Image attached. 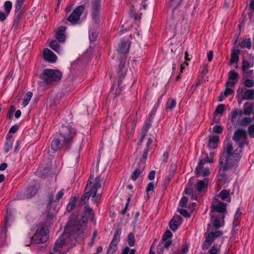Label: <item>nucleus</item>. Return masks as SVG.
<instances>
[{
	"mask_svg": "<svg viewBox=\"0 0 254 254\" xmlns=\"http://www.w3.org/2000/svg\"><path fill=\"white\" fill-rule=\"evenodd\" d=\"M233 139L239 146L234 149L232 144L228 142L219 161V179L224 182L228 180L225 172L237 166L242 155L243 147L249 143L246 132L242 129L239 128L235 131Z\"/></svg>",
	"mask_w": 254,
	"mask_h": 254,
	"instance_id": "f257e3e1",
	"label": "nucleus"
},
{
	"mask_svg": "<svg viewBox=\"0 0 254 254\" xmlns=\"http://www.w3.org/2000/svg\"><path fill=\"white\" fill-rule=\"evenodd\" d=\"M86 226V222L80 219L78 221H69L65 226L64 234L57 240L54 247L56 252L66 245L68 249L71 248L76 242L81 240L83 230Z\"/></svg>",
	"mask_w": 254,
	"mask_h": 254,
	"instance_id": "f03ea898",
	"label": "nucleus"
},
{
	"mask_svg": "<svg viewBox=\"0 0 254 254\" xmlns=\"http://www.w3.org/2000/svg\"><path fill=\"white\" fill-rule=\"evenodd\" d=\"M61 131L60 134L55 137L51 143V148L55 152L62 146L68 147L76 134L74 128L67 126L63 127Z\"/></svg>",
	"mask_w": 254,
	"mask_h": 254,
	"instance_id": "7ed1b4c3",
	"label": "nucleus"
},
{
	"mask_svg": "<svg viewBox=\"0 0 254 254\" xmlns=\"http://www.w3.org/2000/svg\"><path fill=\"white\" fill-rule=\"evenodd\" d=\"M226 213L225 204L214 197L212 202L210 214L212 223L215 228H219L223 224Z\"/></svg>",
	"mask_w": 254,
	"mask_h": 254,
	"instance_id": "20e7f679",
	"label": "nucleus"
},
{
	"mask_svg": "<svg viewBox=\"0 0 254 254\" xmlns=\"http://www.w3.org/2000/svg\"><path fill=\"white\" fill-rule=\"evenodd\" d=\"M102 180L100 176L94 178L93 175H91L85 189V193L81 198V202L85 203L90 196L95 197L97 194V190L101 187Z\"/></svg>",
	"mask_w": 254,
	"mask_h": 254,
	"instance_id": "39448f33",
	"label": "nucleus"
},
{
	"mask_svg": "<svg viewBox=\"0 0 254 254\" xmlns=\"http://www.w3.org/2000/svg\"><path fill=\"white\" fill-rule=\"evenodd\" d=\"M129 45L130 43L129 41L127 40H126L122 41L119 46L118 51V53L121 55L120 63L119 64L118 68V73L120 78L118 83L119 88H120V86H121V79L122 78L125 76V75L126 74V70L124 68L126 60L125 54L127 53L129 50ZM120 91L121 90L120 88H119L118 94L120 93Z\"/></svg>",
	"mask_w": 254,
	"mask_h": 254,
	"instance_id": "423d86ee",
	"label": "nucleus"
},
{
	"mask_svg": "<svg viewBox=\"0 0 254 254\" xmlns=\"http://www.w3.org/2000/svg\"><path fill=\"white\" fill-rule=\"evenodd\" d=\"M62 74L59 70L49 69L44 70L41 75L42 79L47 85L59 81L62 78Z\"/></svg>",
	"mask_w": 254,
	"mask_h": 254,
	"instance_id": "0eeeda50",
	"label": "nucleus"
},
{
	"mask_svg": "<svg viewBox=\"0 0 254 254\" xmlns=\"http://www.w3.org/2000/svg\"><path fill=\"white\" fill-rule=\"evenodd\" d=\"M242 115L243 114L246 116V117L243 118L240 125L242 126H247L250 124L253 121H254V110L253 104L246 102L244 105L243 111L242 112Z\"/></svg>",
	"mask_w": 254,
	"mask_h": 254,
	"instance_id": "6e6552de",
	"label": "nucleus"
},
{
	"mask_svg": "<svg viewBox=\"0 0 254 254\" xmlns=\"http://www.w3.org/2000/svg\"><path fill=\"white\" fill-rule=\"evenodd\" d=\"M48 240L47 229L46 227L41 226L37 229L31 241L37 244H43Z\"/></svg>",
	"mask_w": 254,
	"mask_h": 254,
	"instance_id": "1a4fd4ad",
	"label": "nucleus"
},
{
	"mask_svg": "<svg viewBox=\"0 0 254 254\" xmlns=\"http://www.w3.org/2000/svg\"><path fill=\"white\" fill-rule=\"evenodd\" d=\"M188 198L187 196H183L181 199L177 212L186 218L190 217V214L188 209H190V206L188 205Z\"/></svg>",
	"mask_w": 254,
	"mask_h": 254,
	"instance_id": "9d476101",
	"label": "nucleus"
},
{
	"mask_svg": "<svg viewBox=\"0 0 254 254\" xmlns=\"http://www.w3.org/2000/svg\"><path fill=\"white\" fill-rule=\"evenodd\" d=\"M121 234V230L117 229L114 235L113 239L110 243L108 249V253L109 254H114L118 248V244L120 240V236Z\"/></svg>",
	"mask_w": 254,
	"mask_h": 254,
	"instance_id": "9b49d317",
	"label": "nucleus"
},
{
	"mask_svg": "<svg viewBox=\"0 0 254 254\" xmlns=\"http://www.w3.org/2000/svg\"><path fill=\"white\" fill-rule=\"evenodd\" d=\"M85 9L83 5H80L77 7L68 17L67 20L72 24L76 23L79 20L81 14L83 13Z\"/></svg>",
	"mask_w": 254,
	"mask_h": 254,
	"instance_id": "f8f14e48",
	"label": "nucleus"
},
{
	"mask_svg": "<svg viewBox=\"0 0 254 254\" xmlns=\"http://www.w3.org/2000/svg\"><path fill=\"white\" fill-rule=\"evenodd\" d=\"M24 2H19L16 1V4L15 5V14H14V19L13 20V24L12 25V27L14 28H16L17 27L20 18L21 17L22 14V6Z\"/></svg>",
	"mask_w": 254,
	"mask_h": 254,
	"instance_id": "ddd939ff",
	"label": "nucleus"
},
{
	"mask_svg": "<svg viewBox=\"0 0 254 254\" xmlns=\"http://www.w3.org/2000/svg\"><path fill=\"white\" fill-rule=\"evenodd\" d=\"M101 0H92L91 12L93 19L97 22L100 18V2Z\"/></svg>",
	"mask_w": 254,
	"mask_h": 254,
	"instance_id": "4468645a",
	"label": "nucleus"
},
{
	"mask_svg": "<svg viewBox=\"0 0 254 254\" xmlns=\"http://www.w3.org/2000/svg\"><path fill=\"white\" fill-rule=\"evenodd\" d=\"M195 174L197 176L205 177L210 174L209 168L205 166V161H200L195 169Z\"/></svg>",
	"mask_w": 254,
	"mask_h": 254,
	"instance_id": "2eb2a0df",
	"label": "nucleus"
},
{
	"mask_svg": "<svg viewBox=\"0 0 254 254\" xmlns=\"http://www.w3.org/2000/svg\"><path fill=\"white\" fill-rule=\"evenodd\" d=\"M182 217L178 215L175 214L169 222V227L173 231H176L182 223Z\"/></svg>",
	"mask_w": 254,
	"mask_h": 254,
	"instance_id": "dca6fc26",
	"label": "nucleus"
},
{
	"mask_svg": "<svg viewBox=\"0 0 254 254\" xmlns=\"http://www.w3.org/2000/svg\"><path fill=\"white\" fill-rule=\"evenodd\" d=\"M222 235V233L220 231H216L214 232L210 233L206 238L204 246L203 249H208V247L212 244L214 239Z\"/></svg>",
	"mask_w": 254,
	"mask_h": 254,
	"instance_id": "f3484780",
	"label": "nucleus"
},
{
	"mask_svg": "<svg viewBox=\"0 0 254 254\" xmlns=\"http://www.w3.org/2000/svg\"><path fill=\"white\" fill-rule=\"evenodd\" d=\"M241 96L244 100H249L254 99V89H249L245 87L239 89Z\"/></svg>",
	"mask_w": 254,
	"mask_h": 254,
	"instance_id": "a211bd4d",
	"label": "nucleus"
},
{
	"mask_svg": "<svg viewBox=\"0 0 254 254\" xmlns=\"http://www.w3.org/2000/svg\"><path fill=\"white\" fill-rule=\"evenodd\" d=\"M239 74L234 70H230L228 73V79L226 82L227 86H233L238 81Z\"/></svg>",
	"mask_w": 254,
	"mask_h": 254,
	"instance_id": "6ab92c4d",
	"label": "nucleus"
},
{
	"mask_svg": "<svg viewBox=\"0 0 254 254\" xmlns=\"http://www.w3.org/2000/svg\"><path fill=\"white\" fill-rule=\"evenodd\" d=\"M56 190V189H54V191H52L51 192H49L47 195L48 198V207H51L52 206H55V205L53 204L54 203L56 202L55 201V198H54V192ZM56 211L55 207L53 208V210H50L48 214V216L50 217H53L54 215V212Z\"/></svg>",
	"mask_w": 254,
	"mask_h": 254,
	"instance_id": "aec40b11",
	"label": "nucleus"
},
{
	"mask_svg": "<svg viewBox=\"0 0 254 254\" xmlns=\"http://www.w3.org/2000/svg\"><path fill=\"white\" fill-rule=\"evenodd\" d=\"M146 162L142 161L141 162H138L137 167L133 171L131 176V178L132 180L135 181L139 175L144 171Z\"/></svg>",
	"mask_w": 254,
	"mask_h": 254,
	"instance_id": "412c9836",
	"label": "nucleus"
},
{
	"mask_svg": "<svg viewBox=\"0 0 254 254\" xmlns=\"http://www.w3.org/2000/svg\"><path fill=\"white\" fill-rule=\"evenodd\" d=\"M43 57L44 60L51 63H54L57 60V56L48 48L44 50Z\"/></svg>",
	"mask_w": 254,
	"mask_h": 254,
	"instance_id": "4be33fe9",
	"label": "nucleus"
},
{
	"mask_svg": "<svg viewBox=\"0 0 254 254\" xmlns=\"http://www.w3.org/2000/svg\"><path fill=\"white\" fill-rule=\"evenodd\" d=\"M66 27L61 26L57 30L56 34V37L59 42H64L65 41V31Z\"/></svg>",
	"mask_w": 254,
	"mask_h": 254,
	"instance_id": "5701e85b",
	"label": "nucleus"
},
{
	"mask_svg": "<svg viewBox=\"0 0 254 254\" xmlns=\"http://www.w3.org/2000/svg\"><path fill=\"white\" fill-rule=\"evenodd\" d=\"M254 56L249 55V60H244L243 62L242 70H246L249 69L254 66Z\"/></svg>",
	"mask_w": 254,
	"mask_h": 254,
	"instance_id": "b1692460",
	"label": "nucleus"
},
{
	"mask_svg": "<svg viewBox=\"0 0 254 254\" xmlns=\"http://www.w3.org/2000/svg\"><path fill=\"white\" fill-rule=\"evenodd\" d=\"M13 140L12 136L7 134L6 136V141L4 145V150L5 153H8L13 145Z\"/></svg>",
	"mask_w": 254,
	"mask_h": 254,
	"instance_id": "393cba45",
	"label": "nucleus"
},
{
	"mask_svg": "<svg viewBox=\"0 0 254 254\" xmlns=\"http://www.w3.org/2000/svg\"><path fill=\"white\" fill-rule=\"evenodd\" d=\"M38 191V188L35 186H32L28 187L25 194V198H30L34 196Z\"/></svg>",
	"mask_w": 254,
	"mask_h": 254,
	"instance_id": "a878e982",
	"label": "nucleus"
},
{
	"mask_svg": "<svg viewBox=\"0 0 254 254\" xmlns=\"http://www.w3.org/2000/svg\"><path fill=\"white\" fill-rule=\"evenodd\" d=\"M242 116L241 111L233 110L231 114V120L234 125H236L240 117Z\"/></svg>",
	"mask_w": 254,
	"mask_h": 254,
	"instance_id": "bb28decb",
	"label": "nucleus"
},
{
	"mask_svg": "<svg viewBox=\"0 0 254 254\" xmlns=\"http://www.w3.org/2000/svg\"><path fill=\"white\" fill-rule=\"evenodd\" d=\"M219 142V137L217 135L212 136L209 139L208 147L210 149H214L217 148Z\"/></svg>",
	"mask_w": 254,
	"mask_h": 254,
	"instance_id": "cd10ccee",
	"label": "nucleus"
},
{
	"mask_svg": "<svg viewBox=\"0 0 254 254\" xmlns=\"http://www.w3.org/2000/svg\"><path fill=\"white\" fill-rule=\"evenodd\" d=\"M240 51L238 49L234 48L231 52V58L230 62L231 64L236 63L238 62Z\"/></svg>",
	"mask_w": 254,
	"mask_h": 254,
	"instance_id": "c85d7f7f",
	"label": "nucleus"
},
{
	"mask_svg": "<svg viewBox=\"0 0 254 254\" xmlns=\"http://www.w3.org/2000/svg\"><path fill=\"white\" fill-rule=\"evenodd\" d=\"M232 86H227V83H226V89L224 92H222L219 97V101H222L225 97H227L229 95L232 94L234 91L231 88Z\"/></svg>",
	"mask_w": 254,
	"mask_h": 254,
	"instance_id": "c756f323",
	"label": "nucleus"
},
{
	"mask_svg": "<svg viewBox=\"0 0 254 254\" xmlns=\"http://www.w3.org/2000/svg\"><path fill=\"white\" fill-rule=\"evenodd\" d=\"M207 183L208 181L207 179H204L202 180L199 181L195 186L196 190L198 192H200L204 188L207 187Z\"/></svg>",
	"mask_w": 254,
	"mask_h": 254,
	"instance_id": "7c9ffc66",
	"label": "nucleus"
},
{
	"mask_svg": "<svg viewBox=\"0 0 254 254\" xmlns=\"http://www.w3.org/2000/svg\"><path fill=\"white\" fill-rule=\"evenodd\" d=\"M50 46L53 50L58 54H61L62 53V49L57 41H52L50 44Z\"/></svg>",
	"mask_w": 254,
	"mask_h": 254,
	"instance_id": "2f4dec72",
	"label": "nucleus"
},
{
	"mask_svg": "<svg viewBox=\"0 0 254 254\" xmlns=\"http://www.w3.org/2000/svg\"><path fill=\"white\" fill-rule=\"evenodd\" d=\"M154 116V115L152 114L149 117L147 121L145 122V125L143 126L142 127V130L144 131L143 136L146 135L147 131L150 127Z\"/></svg>",
	"mask_w": 254,
	"mask_h": 254,
	"instance_id": "473e14b6",
	"label": "nucleus"
},
{
	"mask_svg": "<svg viewBox=\"0 0 254 254\" xmlns=\"http://www.w3.org/2000/svg\"><path fill=\"white\" fill-rule=\"evenodd\" d=\"M33 96V93L31 91L27 92L25 96L24 97L23 102L22 105L24 107H26L29 103L32 97Z\"/></svg>",
	"mask_w": 254,
	"mask_h": 254,
	"instance_id": "72a5a7b5",
	"label": "nucleus"
},
{
	"mask_svg": "<svg viewBox=\"0 0 254 254\" xmlns=\"http://www.w3.org/2000/svg\"><path fill=\"white\" fill-rule=\"evenodd\" d=\"M6 228L3 227L0 232V247L3 245L6 239Z\"/></svg>",
	"mask_w": 254,
	"mask_h": 254,
	"instance_id": "f704fd0d",
	"label": "nucleus"
},
{
	"mask_svg": "<svg viewBox=\"0 0 254 254\" xmlns=\"http://www.w3.org/2000/svg\"><path fill=\"white\" fill-rule=\"evenodd\" d=\"M225 105L224 104H220L219 105L216 110H215V116L214 117V120L216 118V116L217 115H222V113H223V112L225 111Z\"/></svg>",
	"mask_w": 254,
	"mask_h": 254,
	"instance_id": "c9c22d12",
	"label": "nucleus"
},
{
	"mask_svg": "<svg viewBox=\"0 0 254 254\" xmlns=\"http://www.w3.org/2000/svg\"><path fill=\"white\" fill-rule=\"evenodd\" d=\"M76 200V197H71L69 203L67 204V210L69 212L73 210L74 208L75 205V202Z\"/></svg>",
	"mask_w": 254,
	"mask_h": 254,
	"instance_id": "e433bc0d",
	"label": "nucleus"
},
{
	"mask_svg": "<svg viewBox=\"0 0 254 254\" xmlns=\"http://www.w3.org/2000/svg\"><path fill=\"white\" fill-rule=\"evenodd\" d=\"M251 45L252 43L250 39H245L239 44L240 47L242 48H247L248 49H250Z\"/></svg>",
	"mask_w": 254,
	"mask_h": 254,
	"instance_id": "4c0bfd02",
	"label": "nucleus"
},
{
	"mask_svg": "<svg viewBox=\"0 0 254 254\" xmlns=\"http://www.w3.org/2000/svg\"><path fill=\"white\" fill-rule=\"evenodd\" d=\"M230 195V191L228 190H223L219 193L218 197L221 198L223 200H225L228 198Z\"/></svg>",
	"mask_w": 254,
	"mask_h": 254,
	"instance_id": "58836bf2",
	"label": "nucleus"
},
{
	"mask_svg": "<svg viewBox=\"0 0 254 254\" xmlns=\"http://www.w3.org/2000/svg\"><path fill=\"white\" fill-rule=\"evenodd\" d=\"M220 249V245H214L209 251V254H219Z\"/></svg>",
	"mask_w": 254,
	"mask_h": 254,
	"instance_id": "ea45409f",
	"label": "nucleus"
},
{
	"mask_svg": "<svg viewBox=\"0 0 254 254\" xmlns=\"http://www.w3.org/2000/svg\"><path fill=\"white\" fill-rule=\"evenodd\" d=\"M190 249V244H186L182 248L181 250H178L177 252L173 253V254H185L188 253Z\"/></svg>",
	"mask_w": 254,
	"mask_h": 254,
	"instance_id": "a19ab883",
	"label": "nucleus"
},
{
	"mask_svg": "<svg viewBox=\"0 0 254 254\" xmlns=\"http://www.w3.org/2000/svg\"><path fill=\"white\" fill-rule=\"evenodd\" d=\"M12 6V3L10 1H6L4 4V8L5 12L9 14L11 9Z\"/></svg>",
	"mask_w": 254,
	"mask_h": 254,
	"instance_id": "79ce46f5",
	"label": "nucleus"
},
{
	"mask_svg": "<svg viewBox=\"0 0 254 254\" xmlns=\"http://www.w3.org/2000/svg\"><path fill=\"white\" fill-rule=\"evenodd\" d=\"M127 240L128 245L132 247L135 244L134 236L133 233H130L127 236Z\"/></svg>",
	"mask_w": 254,
	"mask_h": 254,
	"instance_id": "37998d69",
	"label": "nucleus"
},
{
	"mask_svg": "<svg viewBox=\"0 0 254 254\" xmlns=\"http://www.w3.org/2000/svg\"><path fill=\"white\" fill-rule=\"evenodd\" d=\"M241 215V213H239V210H237L236 214L234 216V219L233 220V225L235 226H237L239 225L240 223V217Z\"/></svg>",
	"mask_w": 254,
	"mask_h": 254,
	"instance_id": "c03bdc74",
	"label": "nucleus"
},
{
	"mask_svg": "<svg viewBox=\"0 0 254 254\" xmlns=\"http://www.w3.org/2000/svg\"><path fill=\"white\" fill-rule=\"evenodd\" d=\"M176 105V100L174 99H171L169 100L167 103V109H169L170 110H172L173 108H174Z\"/></svg>",
	"mask_w": 254,
	"mask_h": 254,
	"instance_id": "a18cd8bd",
	"label": "nucleus"
},
{
	"mask_svg": "<svg viewBox=\"0 0 254 254\" xmlns=\"http://www.w3.org/2000/svg\"><path fill=\"white\" fill-rule=\"evenodd\" d=\"M244 74V78H251L253 77V70L250 69H247L246 70H243Z\"/></svg>",
	"mask_w": 254,
	"mask_h": 254,
	"instance_id": "49530a36",
	"label": "nucleus"
},
{
	"mask_svg": "<svg viewBox=\"0 0 254 254\" xmlns=\"http://www.w3.org/2000/svg\"><path fill=\"white\" fill-rule=\"evenodd\" d=\"M245 87L251 88L254 85V80L252 79H246L243 83Z\"/></svg>",
	"mask_w": 254,
	"mask_h": 254,
	"instance_id": "de8ad7c7",
	"label": "nucleus"
},
{
	"mask_svg": "<svg viewBox=\"0 0 254 254\" xmlns=\"http://www.w3.org/2000/svg\"><path fill=\"white\" fill-rule=\"evenodd\" d=\"M64 193V190L62 189V190L59 191L56 194L55 197V201L58 202L60 199L63 196Z\"/></svg>",
	"mask_w": 254,
	"mask_h": 254,
	"instance_id": "09e8293b",
	"label": "nucleus"
},
{
	"mask_svg": "<svg viewBox=\"0 0 254 254\" xmlns=\"http://www.w3.org/2000/svg\"><path fill=\"white\" fill-rule=\"evenodd\" d=\"M154 188V183L152 182H149L146 188V193L148 194L150 191H153Z\"/></svg>",
	"mask_w": 254,
	"mask_h": 254,
	"instance_id": "8fccbe9b",
	"label": "nucleus"
},
{
	"mask_svg": "<svg viewBox=\"0 0 254 254\" xmlns=\"http://www.w3.org/2000/svg\"><path fill=\"white\" fill-rule=\"evenodd\" d=\"M15 110V108L13 106H11L7 114V118L10 119L12 118L13 114Z\"/></svg>",
	"mask_w": 254,
	"mask_h": 254,
	"instance_id": "3c124183",
	"label": "nucleus"
},
{
	"mask_svg": "<svg viewBox=\"0 0 254 254\" xmlns=\"http://www.w3.org/2000/svg\"><path fill=\"white\" fill-rule=\"evenodd\" d=\"M180 0H170V6L176 8L180 3Z\"/></svg>",
	"mask_w": 254,
	"mask_h": 254,
	"instance_id": "603ef678",
	"label": "nucleus"
},
{
	"mask_svg": "<svg viewBox=\"0 0 254 254\" xmlns=\"http://www.w3.org/2000/svg\"><path fill=\"white\" fill-rule=\"evenodd\" d=\"M148 154V148H146L143 151V153L142 156V159H140L139 162H141L142 161H144V162H145V160L147 157Z\"/></svg>",
	"mask_w": 254,
	"mask_h": 254,
	"instance_id": "864d4df0",
	"label": "nucleus"
},
{
	"mask_svg": "<svg viewBox=\"0 0 254 254\" xmlns=\"http://www.w3.org/2000/svg\"><path fill=\"white\" fill-rule=\"evenodd\" d=\"M172 236V234L171 232L169 230H167L165 232L163 235V239L164 241L166 240H168V239L170 238Z\"/></svg>",
	"mask_w": 254,
	"mask_h": 254,
	"instance_id": "5fc2aeb1",
	"label": "nucleus"
},
{
	"mask_svg": "<svg viewBox=\"0 0 254 254\" xmlns=\"http://www.w3.org/2000/svg\"><path fill=\"white\" fill-rule=\"evenodd\" d=\"M89 38L91 41H94L97 36V33L94 32L92 30H90L89 32Z\"/></svg>",
	"mask_w": 254,
	"mask_h": 254,
	"instance_id": "6e6d98bb",
	"label": "nucleus"
},
{
	"mask_svg": "<svg viewBox=\"0 0 254 254\" xmlns=\"http://www.w3.org/2000/svg\"><path fill=\"white\" fill-rule=\"evenodd\" d=\"M223 130V127L221 126H215L213 128V130L214 132L217 133H220L222 132Z\"/></svg>",
	"mask_w": 254,
	"mask_h": 254,
	"instance_id": "4d7b16f0",
	"label": "nucleus"
},
{
	"mask_svg": "<svg viewBox=\"0 0 254 254\" xmlns=\"http://www.w3.org/2000/svg\"><path fill=\"white\" fill-rule=\"evenodd\" d=\"M18 129V126L17 125H14L12 126L9 130L8 134L11 133H15Z\"/></svg>",
	"mask_w": 254,
	"mask_h": 254,
	"instance_id": "13d9d810",
	"label": "nucleus"
},
{
	"mask_svg": "<svg viewBox=\"0 0 254 254\" xmlns=\"http://www.w3.org/2000/svg\"><path fill=\"white\" fill-rule=\"evenodd\" d=\"M11 211H7L6 213V216L5 217V225L8 223V220L11 218Z\"/></svg>",
	"mask_w": 254,
	"mask_h": 254,
	"instance_id": "bf43d9fd",
	"label": "nucleus"
},
{
	"mask_svg": "<svg viewBox=\"0 0 254 254\" xmlns=\"http://www.w3.org/2000/svg\"><path fill=\"white\" fill-rule=\"evenodd\" d=\"M164 247L163 246L162 244H159L158 246H157V254H163V251H164Z\"/></svg>",
	"mask_w": 254,
	"mask_h": 254,
	"instance_id": "052dcab7",
	"label": "nucleus"
},
{
	"mask_svg": "<svg viewBox=\"0 0 254 254\" xmlns=\"http://www.w3.org/2000/svg\"><path fill=\"white\" fill-rule=\"evenodd\" d=\"M8 13L5 12H3L2 11H0V21H3L4 20L6 17L8 16Z\"/></svg>",
	"mask_w": 254,
	"mask_h": 254,
	"instance_id": "680f3d73",
	"label": "nucleus"
},
{
	"mask_svg": "<svg viewBox=\"0 0 254 254\" xmlns=\"http://www.w3.org/2000/svg\"><path fill=\"white\" fill-rule=\"evenodd\" d=\"M155 171L152 170L150 172L149 175L148 176V179L150 180H153L155 178Z\"/></svg>",
	"mask_w": 254,
	"mask_h": 254,
	"instance_id": "e2e57ef3",
	"label": "nucleus"
},
{
	"mask_svg": "<svg viewBox=\"0 0 254 254\" xmlns=\"http://www.w3.org/2000/svg\"><path fill=\"white\" fill-rule=\"evenodd\" d=\"M164 241V242L160 244H162L164 248H168L171 245L172 241L168 240H166Z\"/></svg>",
	"mask_w": 254,
	"mask_h": 254,
	"instance_id": "0e129e2a",
	"label": "nucleus"
},
{
	"mask_svg": "<svg viewBox=\"0 0 254 254\" xmlns=\"http://www.w3.org/2000/svg\"><path fill=\"white\" fill-rule=\"evenodd\" d=\"M190 179L189 180L187 187L186 188L184 193L186 194L190 195V187L189 186V183L190 182Z\"/></svg>",
	"mask_w": 254,
	"mask_h": 254,
	"instance_id": "69168bd1",
	"label": "nucleus"
},
{
	"mask_svg": "<svg viewBox=\"0 0 254 254\" xmlns=\"http://www.w3.org/2000/svg\"><path fill=\"white\" fill-rule=\"evenodd\" d=\"M85 211L86 213L90 216H92L93 215V211L92 208L88 207V206L86 207Z\"/></svg>",
	"mask_w": 254,
	"mask_h": 254,
	"instance_id": "338daca9",
	"label": "nucleus"
},
{
	"mask_svg": "<svg viewBox=\"0 0 254 254\" xmlns=\"http://www.w3.org/2000/svg\"><path fill=\"white\" fill-rule=\"evenodd\" d=\"M248 132L250 135L252 134L254 132V125H251L249 127L248 129Z\"/></svg>",
	"mask_w": 254,
	"mask_h": 254,
	"instance_id": "774afa93",
	"label": "nucleus"
}]
</instances>
